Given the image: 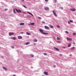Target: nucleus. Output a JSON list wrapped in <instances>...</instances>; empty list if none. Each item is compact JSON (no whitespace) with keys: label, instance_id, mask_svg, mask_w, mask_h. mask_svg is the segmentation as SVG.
<instances>
[{"label":"nucleus","instance_id":"nucleus-13","mask_svg":"<svg viewBox=\"0 0 76 76\" xmlns=\"http://www.w3.org/2000/svg\"><path fill=\"white\" fill-rule=\"evenodd\" d=\"M3 69H4V70H7V68H6L4 67V66H3Z\"/></svg>","mask_w":76,"mask_h":76},{"label":"nucleus","instance_id":"nucleus-10","mask_svg":"<svg viewBox=\"0 0 76 76\" xmlns=\"http://www.w3.org/2000/svg\"><path fill=\"white\" fill-rule=\"evenodd\" d=\"M49 27H50V28H52V29H53V28H54V27L53 26L50 25H49Z\"/></svg>","mask_w":76,"mask_h":76},{"label":"nucleus","instance_id":"nucleus-29","mask_svg":"<svg viewBox=\"0 0 76 76\" xmlns=\"http://www.w3.org/2000/svg\"><path fill=\"white\" fill-rule=\"evenodd\" d=\"M30 56H31L32 57H34V55L32 54L30 55Z\"/></svg>","mask_w":76,"mask_h":76},{"label":"nucleus","instance_id":"nucleus-26","mask_svg":"<svg viewBox=\"0 0 76 76\" xmlns=\"http://www.w3.org/2000/svg\"><path fill=\"white\" fill-rule=\"evenodd\" d=\"M45 9L46 10H48V7H46L45 8Z\"/></svg>","mask_w":76,"mask_h":76},{"label":"nucleus","instance_id":"nucleus-5","mask_svg":"<svg viewBox=\"0 0 76 76\" xmlns=\"http://www.w3.org/2000/svg\"><path fill=\"white\" fill-rule=\"evenodd\" d=\"M39 31H40V32H42V34H43V33L44 32V30L42 29H39Z\"/></svg>","mask_w":76,"mask_h":76},{"label":"nucleus","instance_id":"nucleus-16","mask_svg":"<svg viewBox=\"0 0 76 76\" xmlns=\"http://www.w3.org/2000/svg\"><path fill=\"white\" fill-rule=\"evenodd\" d=\"M26 34L27 35H31V33H28V32H26Z\"/></svg>","mask_w":76,"mask_h":76},{"label":"nucleus","instance_id":"nucleus-43","mask_svg":"<svg viewBox=\"0 0 76 76\" xmlns=\"http://www.w3.org/2000/svg\"><path fill=\"white\" fill-rule=\"evenodd\" d=\"M57 42H58V43H60V42H59V41H57Z\"/></svg>","mask_w":76,"mask_h":76},{"label":"nucleus","instance_id":"nucleus-1","mask_svg":"<svg viewBox=\"0 0 76 76\" xmlns=\"http://www.w3.org/2000/svg\"><path fill=\"white\" fill-rule=\"evenodd\" d=\"M52 12L54 15L56 17H57V14H56V12L55 11L53 10Z\"/></svg>","mask_w":76,"mask_h":76},{"label":"nucleus","instance_id":"nucleus-34","mask_svg":"<svg viewBox=\"0 0 76 76\" xmlns=\"http://www.w3.org/2000/svg\"><path fill=\"white\" fill-rule=\"evenodd\" d=\"M44 55H47V53H44Z\"/></svg>","mask_w":76,"mask_h":76},{"label":"nucleus","instance_id":"nucleus-19","mask_svg":"<svg viewBox=\"0 0 76 76\" xmlns=\"http://www.w3.org/2000/svg\"><path fill=\"white\" fill-rule=\"evenodd\" d=\"M13 12H14V14H16V11H15V9H14V10H13Z\"/></svg>","mask_w":76,"mask_h":76},{"label":"nucleus","instance_id":"nucleus-12","mask_svg":"<svg viewBox=\"0 0 76 76\" xmlns=\"http://www.w3.org/2000/svg\"><path fill=\"white\" fill-rule=\"evenodd\" d=\"M25 24L24 23H21L20 24V25H21V26H22V25H24Z\"/></svg>","mask_w":76,"mask_h":76},{"label":"nucleus","instance_id":"nucleus-44","mask_svg":"<svg viewBox=\"0 0 76 76\" xmlns=\"http://www.w3.org/2000/svg\"><path fill=\"white\" fill-rule=\"evenodd\" d=\"M36 45V43H34V45Z\"/></svg>","mask_w":76,"mask_h":76},{"label":"nucleus","instance_id":"nucleus-24","mask_svg":"<svg viewBox=\"0 0 76 76\" xmlns=\"http://www.w3.org/2000/svg\"><path fill=\"white\" fill-rule=\"evenodd\" d=\"M71 43H70L68 45V47H70V46H71Z\"/></svg>","mask_w":76,"mask_h":76},{"label":"nucleus","instance_id":"nucleus-51","mask_svg":"<svg viewBox=\"0 0 76 76\" xmlns=\"http://www.w3.org/2000/svg\"><path fill=\"white\" fill-rule=\"evenodd\" d=\"M23 14H24V13H25V12H23Z\"/></svg>","mask_w":76,"mask_h":76},{"label":"nucleus","instance_id":"nucleus-56","mask_svg":"<svg viewBox=\"0 0 76 76\" xmlns=\"http://www.w3.org/2000/svg\"><path fill=\"white\" fill-rule=\"evenodd\" d=\"M49 53H50V52H49Z\"/></svg>","mask_w":76,"mask_h":76},{"label":"nucleus","instance_id":"nucleus-40","mask_svg":"<svg viewBox=\"0 0 76 76\" xmlns=\"http://www.w3.org/2000/svg\"><path fill=\"white\" fill-rule=\"evenodd\" d=\"M57 27H58V28H60V26H57Z\"/></svg>","mask_w":76,"mask_h":76},{"label":"nucleus","instance_id":"nucleus-22","mask_svg":"<svg viewBox=\"0 0 76 76\" xmlns=\"http://www.w3.org/2000/svg\"><path fill=\"white\" fill-rule=\"evenodd\" d=\"M34 42H37V39H33Z\"/></svg>","mask_w":76,"mask_h":76},{"label":"nucleus","instance_id":"nucleus-45","mask_svg":"<svg viewBox=\"0 0 76 76\" xmlns=\"http://www.w3.org/2000/svg\"><path fill=\"white\" fill-rule=\"evenodd\" d=\"M22 1H24V0H21Z\"/></svg>","mask_w":76,"mask_h":76},{"label":"nucleus","instance_id":"nucleus-38","mask_svg":"<svg viewBox=\"0 0 76 76\" xmlns=\"http://www.w3.org/2000/svg\"><path fill=\"white\" fill-rule=\"evenodd\" d=\"M59 56H62V54H60V55H59Z\"/></svg>","mask_w":76,"mask_h":76},{"label":"nucleus","instance_id":"nucleus-20","mask_svg":"<svg viewBox=\"0 0 76 76\" xmlns=\"http://www.w3.org/2000/svg\"><path fill=\"white\" fill-rule=\"evenodd\" d=\"M42 34H44V35H47L48 34V33H45V32H44Z\"/></svg>","mask_w":76,"mask_h":76},{"label":"nucleus","instance_id":"nucleus-11","mask_svg":"<svg viewBox=\"0 0 76 76\" xmlns=\"http://www.w3.org/2000/svg\"><path fill=\"white\" fill-rule=\"evenodd\" d=\"M44 73L45 75H48V72H44Z\"/></svg>","mask_w":76,"mask_h":76},{"label":"nucleus","instance_id":"nucleus-35","mask_svg":"<svg viewBox=\"0 0 76 76\" xmlns=\"http://www.w3.org/2000/svg\"><path fill=\"white\" fill-rule=\"evenodd\" d=\"M53 67H56V65H54L53 66Z\"/></svg>","mask_w":76,"mask_h":76},{"label":"nucleus","instance_id":"nucleus-47","mask_svg":"<svg viewBox=\"0 0 76 76\" xmlns=\"http://www.w3.org/2000/svg\"><path fill=\"white\" fill-rule=\"evenodd\" d=\"M45 1L47 2L48 1V0H45Z\"/></svg>","mask_w":76,"mask_h":76},{"label":"nucleus","instance_id":"nucleus-33","mask_svg":"<svg viewBox=\"0 0 76 76\" xmlns=\"http://www.w3.org/2000/svg\"><path fill=\"white\" fill-rule=\"evenodd\" d=\"M68 23H69V24H70V21H68Z\"/></svg>","mask_w":76,"mask_h":76},{"label":"nucleus","instance_id":"nucleus-27","mask_svg":"<svg viewBox=\"0 0 76 76\" xmlns=\"http://www.w3.org/2000/svg\"><path fill=\"white\" fill-rule=\"evenodd\" d=\"M69 21L70 22H71V23H73V21L72 20H70Z\"/></svg>","mask_w":76,"mask_h":76},{"label":"nucleus","instance_id":"nucleus-55","mask_svg":"<svg viewBox=\"0 0 76 76\" xmlns=\"http://www.w3.org/2000/svg\"><path fill=\"white\" fill-rule=\"evenodd\" d=\"M14 1H16V0H14Z\"/></svg>","mask_w":76,"mask_h":76},{"label":"nucleus","instance_id":"nucleus-25","mask_svg":"<svg viewBox=\"0 0 76 76\" xmlns=\"http://www.w3.org/2000/svg\"><path fill=\"white\" fill-rule=\"evenodd\" d=\"M73 35H76V33H73Z\"/></svg>","mask_w":76,"mask_h":76},{"label":"nucleus","instance_id":"nucleus-52","mask_svg":"<svg viewBox=\"0 0 76 76\" xmlns=\"http://www.w3.org/2000/svg\"><path fill=\"white\" fill-rule=\"evenodd\" d=\"M23 32H21V34H23Z\"/></svg>","mask_w":76,"mask_h":76},{"label":"nucleus","instance_id":"nucleus-8","mask_svg":"<svg viewBox=\"0 0 76 76\" xmlns=\"http://www.w3.org/2000/svg\"><path fill=\"white\" fill-rule=\"evenodd\" d=\"M66 39H67V40H69V41H72V38H66Z\"/></svg>","mask_w":76,"mask_h":76},{"label":"nucleus","instance_id":"nucleus-28","mask_svg":"<svg viewBox=\"0 0 76 76\" xmlns=\"http://www.w3.org/2000/svg\"><path fill=\"white\" fill-rule=\"evenodd\" d=\"M54 3H57V0H54Z\"/></svg>","mask_w":76,"mask_h":76},{"label":"nucleus","instance_id":"nucleus-6","mask_svg":"<svg viewBox=\"0 0 76 76\" xmlns=\"http://www.w3.org/2000/svg\"><path fill=\"white\" fill-rule=\"evenodd\" d=\"M11 39H13V40H15L16 38L15 37H11Z\"/></svg>","mask_w":76,"mask_h":76},{"label":"nucleus","instance_id":"nucleus-3","mask_svg":"<svg viewBox=\"0 0 76 76\" xmlns=\"http://www.w3.org/2000/svg\"><path fill=\"white\" fill-rule=\"evenodd\" d=\"M70 10L71 11H72V12H75V9L74 8H70Z\"/></svg>","mask_w":76,"mask_h":76},{"label":"nucleus","instance_id":"nucleus-21","mask_svg":"<svg viewBox=\"0 0 76 76\" xmlns=\"http://www.w3.org/2000/svg\"><path fill=\"white\" fill-rule=\"evenodd\" d=\"M30 25H35V23H30Z\"/></svg>","mask_w":76,"mask_h":76},{"label":"nucleus","instance_id":"nucleus-49","mask_svg":"<svg viewBox=\"0 0 76 76\" xmlns=\"http://www.w3.org/2000/svg\"><path fill=\"white\" fill-rule=\"evenodd\" d=\"M73 44H75V42H73Z\"/></svg>","mask_w":76,"mask_h":76},{"label":"nucleus","instance_id":"nucleus-39","mask_svg":"<svg viewBox=\"0 0 76 76\" xmlns=\"http://www.w3.org/2000/svg\"><path fill=\"white\" fill-rule=\"evenodd\" d=\"M11 47H12V48H14V47L13 46H12Z\"/></svg>","mask_w":76,"mask_h":76},{"label":"nucleus","instance_id":"nucleus-14","mask_svg":"<svg viewBox=\"0 0 76 76\" xmlns=\"http://www.w3.org/2000/svg\"><path fill=\"white\" fill-rule=\"evenodd\" d=\"M27 13H28V14H29L30 15H31V16H32L34 17V15H32V14L31 13L28 12H27Z\"/></svg>","mask_w":76,"mask_h":76},{"label":"nucleus","instance_id":"nucleus-37","mask_svg":"<svg viewBox=\"0 0 76 76\" xmlns=\"http://www.w3.org/2000/svg\"><path fill=\"white\" fill-rule=\"evenodd\" d=\"M42 23H45V22H44V21H42Z\"/></svg>","mask_w":76,"mask_h":76},{"label":"nucleus","instance_id":"nucleus-9","mask_svg":"<svg viewBox=\"0 0 76 76\" xmlns=\"http://www.w3.org/2000/svg\"><path fill=\"white\" fill-rule=\"evenodd\" d=\"M18 39H22V37L21 36H18Z\"/></svg>","mask_w":76,"mask_h":76},{"label":"nucleus","instance_id":"nucleus-17","mask_svg":"<svg viewBox=\"0 0 76 76\" xmlns=\"http://www.w3.org/2000/svg\"><path fill=\"white\" fill-rule=\"evenodd\" d=\"M30 44V42H27L25 43V45H28V44Z\"/></svg>","mask_w":76,"mask_h":76},{"label":"nucleus","instance_id":"nucleus-18","mask_svg":"<svg viewBox=\"0 0 76 76\" xmlns=\"http://www.w3.org/2000/svg\"><path fill=\"white\" fill-rule=\"evenodd\" d=\"M45 29H48V26H44Z\"/></svg>","mask_w":76,"mask_h":76},{"label":"nucleus","instance_id":"nucleus-23","mask_svg":"<svg viewBox=\"0 0 76 76\" xmlns=\"http://www.w3.org/2000/svg\"><path fill=\"white\" fill-rule=\"evenodd\" d=\"M60 9H61V10H63V7H60Z\"/></svg>","mask_w":76,"mask_h":76},{"label":"nucleus","instance_id":"nucleus-2","mask_svg":"<svg viewBox=\"0 0 76 76\" xmlns=\"http://www.w3.org/2000/svg\"><path fill=\"white\" fill-rule=\"evenodd\" d=\"M53 48L54 49V50H56V51H60V50H59V49H58V48H56V47H54Z\"/></svg>","mask_w":76,"mask_h":76},{"label":"nucleus","instance_id":"nucleus-53","mask_svg":"<svg viewBox=\"0 0 76 76\" xmlns=\"http://www.w3.org/2000/svg\"><path fill=\"white\" fill-rule=\"evenodd\" d=\"M48 10H49V8H48Z\"/></svg>","mask_w":76,"mask_h":76},{"label":"nucleus","instance_id":"nucleus-31","mask_svg":"<svg viewBox=\"0 0 76 76\" xmlns=\"http://www.w3.org/2000/svg\"><path fill=\"white\" fill-rule=\"evenodd\" d=\"M23 7H24L25 8H27V7H26L25 6V5H23Z\"/></svg>","mask_w":76,"mask_h":76},{"label":"nucleus","instance_id":"nucleus-4","mask_svg":"<svg viewBox=\"0 0 76 76\" xmlns=\"http://www.w3.org/2000/svg\"><path fill=\"white\" fill-rule=\"evenodd\" d=\"M16 12H17L18 13H19V12H21V11L19 10H18L17 9H16Z\"/></svg>","mask_w":76,"mask_h":76},{"label":"nucleus","instance_id":"nucleus-50","mask_svg":"<svg viewBox=\"0 0 76 76\" xmlns=\"http://www.w3.org/2000/svg\"><path fill=\"white\" fill-rule=\"evenodd\" d=\"M13 76H16L15 75H13Z\"/></svg>","mask_w":76,"mask_h":76},{"label":"nucleus","instance_id":"nucleus-42","mask_svg":"<svg viewBox=\"0 0 76 76\" xmlns=\"http://www.w3.org/2000/svg\"><path fill=\"white\" fill-rule=\"evenodd\" d=\"M69 56H70L71 57L72 56V54L70 55H69Z\"/></svg>","mask_w":76,"mask_h":76},{"label":"nucleus","instance_id":"nucleus-15","mask_svg":"<svg viewBox=\"0 0 76 76\" xmlns=\"http://www.w3.org/2000/svg\"><path fill=\"white\" fill-rule=\"evenodd\" d=\"M75 48L74 47H73L70 48V50H74Z\"/></svg>","mask_w":76,"mask_h":76},{"label":"nucleus","instance_id":"nucleus-30","mask_svg":"<svg viewBox=\"0 0 76 76\" xmlns=\"http://www.w3.org/2000/svg\"><path fill=\"white\" fill-rule=\"evenodd\" d=\"M65 33H66V34H69V32H68L67 31H65Z\"/></svg>","mask_w":76,"mask_h":76},{"label":"nucleus","instance_id":"nucleus-7","mask_svg":"<svg viewBox=\"0 0 76 76\" xmlns=\"http://www.w3.org/2000/svg\"><path fill=\"white\" fill-rule=\"evenodd\" d=\"M14 34V33L12 32L9 33V36H11V35H12Z\"/></svg>","mask_w":76,"mask_h":76},{"label":"nucleus","instance_id":"nucleus-48","mask_svg":"<svg viewBox=\"0 0 76 76\" xmlns=\"http://www.w3.org/2000/svg\"><path fill=\"white\" fill-rule=\"evenodd\" d=\"M48 30L50 29V28L49 27H48Z\"/></svg>","mask_w":76,"mask_h":76},{"label":"nucleus","instance_id":"nucleus-41","mask_svg":"<svg viewBox=\"0 0 76 76\" xmlns=\"http://www.w3.org/2000/svg\"><path fill=\"white\" fill-rule=\"evenodd\" d=\"M5 11H6L7 10V9H5Z\"/></svg>","mask_w":76,"mask_h":76},{"label":"nucleus","instance_id":"nucleus-46","mask_svg":"<svg viewBox=\"0 0 76 76\" xmlns=\"http://www.w3.org/2000/svg\"><path fill=\"white\" fill-rule=\"evenodd\" d=\"M63 48H66V47H63Z\"/></svg>","mask_w":76,"mask_h":76},{"label":"nucleus","instance_id":"nucleus-54","mask_svg":"<svg viewBox=\"0 0 76 76\" xmlns=\"http://www.w3.org/2000/svg\"><path fill=\"white\" fill-rule=\"evenodd\" d=\"M28 25H30V24H28Z\"/></svg>","mask_w":76,"mask_h":76},{"label":"nucleus","instance_id":"nucleus-36","mask_svg":"<svg viewBox=\"0 0 76 76\" xmlns=\"http://www.w3.org/2000/svg\"><path fill=\"white\" fill-rule=\"evenodd\" d=\"M38 18H39V19H41V18L39 17H38Z\"/></svg>","mask_w":76,"mask_h":76},{"label":"nucleus","instance_id":"nucleus-32","mask_svg":"<svg viewBox=\"0 0 76 76\" xmlns=\"http://www.w3.org/2000/svg\"><path fill=\"white\" fill-rule=\"evenodd\" d=\"M57 39L58 40H59V39H60L59 37H57Z\"/></svg>","mask_w":76,"mask_h":76}]
</instances>
